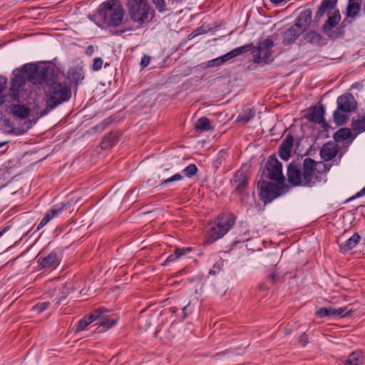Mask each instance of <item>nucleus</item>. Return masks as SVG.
Segmentation results:
<instances>
[{
	"label": "nucleus",
	"mask_w": 365,
	"mask_h": 365,
	"mask_svg": "<svg viewBox=\"0 0 365 365\" xmlns=\"http://www.w3.org/2000/svg\"><path fill=\"white\" fill-rule=\"evenodd\" d=\"M62 77L60 70L54 66L25 64L21 68L13 71L9 96L14 101L23 102L30 93L26 88L27 81L33 84H44L46 107L40 112V116L43 117L71 98V87L66 81H61Z\"/></svg>",
	"instance_id": "obj_1"
},
{
	"label": "nucleus",
	"mask_w": 365,
	"mask_h": 365,
	"mask_svg": "<svg viewBox=\"0 0 365 365\" xmlns=\"http://www.w3.org/2000/svg\"><path fill=\"white\" fill-rule=\"evenodd\" d=\"M338 0H322L318 7L313 20V23L318 24L325 14L327 19L322 27V31L329 36L330 31L336 27L341 20L339 10L336 8Z\"/></svg>",
	"instance_id": "obj_2"
},
{
	"label": "nucleus",
	"mask_w": 365,
	"mask_h": 365,
	"mask_svg": "<svg viewBox=\"0 0 365 365\" xmlns=\"http://www.w3.org/2000/svg\"><path fill=\"white\" fill-rule=\"evenodd\" d=\"M98 15L109 27H118L123 23L125 11L119 0H108L100 4Z\"/></svg>",
	"instance_id": "obj_3"
},
{
	"label": "nucleus",
	"mask_w": 365,
	"mask_h": 365,
	"mask_svg": "<svg viewBox=\"0 0 365 365\" xmlns=\"http://www.w3.org/2000/svg\"><path fill=\"white\" fill-rule=\"evenodd\" d=\"M326 171V165L316 162L310 158H307L302 163V186L313 187L322 180L320 170Z\"/></svg>",
	"instance_id": "obj_4"
},
{
	"label": "nucleus",
	"mask_w": 365,
	"mask_h": 365,
	"mask_svg": "<svg viewBox=\"0 0 365 365\" xmlns=\"http://www.w3.org/2000/svg\"><path fill=\"white\" fill-rule=\"evenodd\" d=\"M234 224L235 217L231 215H223L218 217L215 225L207 231L204 245H210L222 237Z\"/></svg>",
	"instance_id": "obj_5"
},
{
	"label": "nucleus",
	"mask_w": 365,
	"mask_h": 365,
	"mask_svg": "<svg viewBox=\"0 0 365 365\" xmlns=\"http://www.w3.org/2000/svg\"><path fill=\"white\" fill-rule=\"evenodd\" d=\"M337 108L334 111V121L338 125L346 123L348 116L346 113L354 111L356 108V102L351 93L340 96L336 100Z\"/></svg>",
	"instance_id": "obj_6"
},
{
	"label": "nucleus",
	"mask_w": 365,
	"mask_h": 365,
	"mask_svg": "<svg viewBox=\"0 0 365 365\" xmlns=\"http://www.w3.org/2000/svg\"><path fill=\"white\" fill-rule=\"evenodd\" d=\"M128 12L134 22L142 24L148 18L150 6L146 0H128Z\"/></svg>",
	"instance_id": "obj_7"
},
{
	"label": "nucleus",
	"mask_w": 365,
	"mask_h": 365,
	"mask_svg": "<svg viewBox=\"0 0 365 365\" xmlns=\"http://www.w3.org/2000/svg\"><path fill=\"white\" fill-rule=\"evenodd\" d=\"M251 46L252 44H247L242 46L235 48L220 57L208 61L205 63V66H203V68H206L221 66L227 61L249 51L251 49Z\"/></svg>",
	"instance_id": "obj_8"
},
{
	"label": "nucleus",
	"mask_w": 365,
	"mask_h": 365,
	"mask_svg": "<svg viewBox=\"0 0 365 365\" xmlns=\"http://www.w3.org/2000/svg\"><path fill=\"white\" fill-rule=\"evenodd\" d=\"M260 188V198L264 204L270 203L280 195L281 187L271 182L262 181L258 183Z\"/></svg>",
	"instance_id": "obj_9"
},
{
	"label": "nucleus",
	"mask_w": 365,
	"mask_h": 365,
	"mask_svg": "<svg viewBox=\"0 0 365 365\" xmlns=\"http://www.w3.org/2000/svg\"><path fill=\"white\" fill-rule=\"evenodd\" d=\"M231 182L234 187L233 193L236 195H243L248 186V178L243 168L235 173Z\"/></svg>",
	"instance_id": "obj_10"
},
{
	"label": "nucleus",
	"mask_w": 365,
	"mask_h": 365,
	"mask_svg": "<svg viewBox=\"0 0 365 365\" xmlns=\"http://www.w3.org/2000/svg\"><path fill=\"white\" fill-rule=\"evenodd\" d=\"M267 169L269 179L277 182L283 180L282 165L275 157H269L267 163Z\"/></svg>",
	"instance_id": "obj_11"
},
{
	"label": "nucleus",
	"mask_w": 365,
	"mask_h": 365,
	"mask_svg": "<svg viewBox=\"0 0 365 365\" xmlns=\"http://www.w3.org/2000/svg\"><path fill=\"white\" fill-rule=\"evenodd\" d=\"M95 325L102 326L106 329L113 327L116 323V319L110 316L108 310L96 309L93 313Z\"/></svg>",
	"instance_id": "obj_12"
},
{
	"label": "nucleus",
	"mask_w": 365,
	"mask_h": 365,
	"mask_svg": "<svg viewBox=\"0 0 365 365\" xmlns=\"http://www.w3.org/2000/svg\"><path fill=\"white\" fill-rule=\"evenodd\" d=\"M352 310H347L346 307L334 308L332 307H322L316 312L315 315L318 318H324L326 317L336 316L346 317L350 316Z\"/></svg>",
	"instance_id": "obj_13"
},
{
	"label": "nucleus",
	"mask_w": 365,
	"mask_h": 365,
	"mask_svg": "<svg viewBox=\"0 0 365 365\" xmlns=\"http://www.w3.org/2000/svg\"><path fill=\"white\" fill-rule=\"evenodd\" d=\"M324 113L325 109L323 106H314L308 111L305 117L309 121L321 124L324 128L326 125Z\"/></svg>",
	"instance_id": "obj_14"
},
{
	"label": "nucleus",
	"mask_w": 365,
	"mask_h": 365,
	"mask_svg": "<svg viewBox=\"0 0 365 365\" xmlns=\"http://www.w3.org/2000/svg\"><path fill=\"white\" fill-rule=\"evenodd\" d=\"M251 48H253L252 50V55L253 57V62L255 63H267L268 62L272 60V51L261 48L259 47H253L252 44Z\"/></svg>",
	"instance_id": "obj_15"
},
{
	"label": "nucleus",
	"mask_w": 365,
	"mask_h": 365,
	"mask_svg": "<svg viewBox=\"0 0 365 365\" xmlns=\"http://www.w3.org/2000/svg\"><path fill=\"white\" fill-rule=\"evenodd\" d=\"M293 143V136L288 134L279 147V155L282 160L287 161L289 159Z\"/></svg>",
	"instance_id": "obj_16"
},
{
	"label": "nucleus",
	"mask_w": 365,
	"mask_h": 365,
	"mask_svg": "<svg viewBox=\"0 0 365 365\" xmlns=\"http://www.w3.org/2000/svg\"><path fill=\"white\" fill-rule=\"evenodd\" d=\"M287 178L290 184L294 186L302 185V169L300 170L294 163L287 168Z\"/></svg>",
	"instance_id": "obj_17"
},
{
	"label": "nucleus",
	"mask_w": 365,
	"mask_h": 365,
	"mask_svg": "<svg viewBox=\"0 0 365 365\" xmlns=\"http://www.w3.org/2000/svg\"><path fill=\"white\" fill-rule=\"evenodd\" d=\"M312 18V11L311 9H305L300 12L294 24L304 32L313 22Z\"/></svg>",
	"instance_id": "obj_18"
},
{
	"label": "nucleus",
	"mask_w": 365,
	"mask_h": 365,
	"mask_svg": "<svg viewBox=\"0 0 365 365\" xmlns=\"http://www.w3.org/2000/svg\"><path fill=\"white\" fill-rule=\"evenodd\" d=\"M338 150V145L334 142L329 141L321 148L320 156L324 160L329 161L336 155Z\"/></svg>",
	"instance_id": "obj_19"
},
{
	"label": "nucleus",
	"mask_w": 365,
	"mask_h": 365,
	"mask_svg": "<svg viewBox=\"0 0 365 365\" xmlns=\"http://www.w3.org/2000/svg\"><path fill=\"white\" fill-rule=\"evenodd\" d=\"M37 263L41 269L55 267L59 264L57 255L52 252L46 256H40L37 258Z\"/></svg>",
	"instance_id": "obj_20"
},
{
	"label": "nucleus",
	"mask_w": 365,
	"mask_h": 365,
	"mask_svg": "<svg viewBox=\"0 0 365 365\" xmlns=\"http://www.w3.org/2000/svg\"><path fill=\"white\" fill-rule=\"evenodd\" d=\"M65 205L63 204L56 205L53 207L51 210H48L43 219L41 220L38 227L36 228V231L41 230L43 227L51 219H53L55 216L60 214L63 210Z\"/></svg>",
	"instance_id": "obj_21"
},
{
	"label": "nucleus",
	"mask_w": 365,
	"mask_h": 365,
	"mask_svg": "<svg viewBox=\"0 0 365 365\" xmlns=\"http://www.w3.org/2000/svg\"><path fill=\"white\" fill-rule=\"evenodd\" d=\"M304 31L294 24L290 28L287 29L283 34V43L289 45L292 43Z\"/></svg>",
	"instance_id": "obj_22"
},
{
	"label": "nucleus",
	"mask_w": 365,
	"mask_h": 365,
	"mask_svg": "<svg viewBox=\"0 0 365 365\" xmlns=\"http://www.w3.org/2000/svg\"><path fill=\"white\" fill-rule=\"evenodd\" d=\"M9 112L16 118L25 119L30 114V108L24 104H13L9 107Z\"/></svg>",
	"instance_id": "obj_23"
},
{
	"label": "nucleus",
	"mask_w": 365,
	"mask_h": 365,
	"mask_svg": "<svg viewBox=\"0 0 365 365\" xmlns=\"http://www.w3.org/2000/svg\"><path fill=\"white\" fill-rule=\"evenodd\" d=\"M361 240L360 235L355 232L351 237L346 240L344 242L339 244V251L341 253H346L354 247L359 244Z\"/></svg>",
	"instance_id": "obj_24"
},
{
	"label": "nucleus",
	"mask_w": 365,
	"mask_h": 365,
	"mask_svg": "<svg viewBox=\"0 0 365 365\" xmlns=\"http://www.w3.org/2000/svg\"><path fill=\"white\" fill-rule=\"evenodd\" d=\"M363 362L362 353L360 351H353L347 358L341 361L343 365H361Z\"/></svg>",
	"instance_id": "obj_25"
},
{
	"label": "nucleus",
	"mask_w": 365,
	"mask_h": 365,
	"mask_svg": "<svg viewBox=\"0 0 365 365\" xmlns=\"http://www.w3.org/2000/svg\"><path fill=\"white\" fill-rule=\"evenodd\" d=\"M83 78L84 75L81 68H71L68 72V79L72 83L78 85Z\"/></svg>",
	"instance_id": "obj_26"
},
{
	"label": "nucleus",
	"mask_w": 365,
	"mask_h": 365,
	"mask_svg": "<svg viewBox=\"0 0 365 365\" xmlns=\"http://www.w3.org/2000/svg\"><path fill=\"white\" fill-rule=\"evenodd\" d=\"M256 114V110L254 108H248L243 111V113L238 115L237 118V122H242L247 123L254 118Z\"/></svg>",
	"instance_id": "obj_27"
},
{
	"label": "nucleus",
	"mask_w": 365,
	"mask_h": 365,
	"mask_svg": "<svg viewBox=\"0 0 365 365\" xmlns=\"http://www.w3.org/2000/svg\"><path fill=\"white\" fill-rule=\"evenodd\" d=\"M351 133L349 128H340L334 133L333 138L336 142H342L351 137Z\"/></svg>",
	"instance_id": "obj_28"
},
{
	"label": "nucleus",
	"mask_w": 365,
	"mask_h": 365,
	"mask_svg": "<svg viewBox=\"0 0 365 365\" xmlns=\"http://www.w3.org/2000/svg\"><path fill=\"white\" fill-rule=\"evenodd\" d=\"M94 322L93 314L88 316H85L77 323L75 329L76 332L83 331L90 324Z\"/></svg>",
	"instance_id": "obj_29"
},
{
	"label": "nucleus",
	"mask_w": 365,
	"mask_h": 365,
	"mask_svg": "<svg viewBox=\"0 0 365 365\" xmlns=\"http://www.w3.org/2000/svg\"><path fill=\"white\" fill-rule=\"evenodd\" d=\"M360 4L356 1H349L346 7V16L350 18H355L360 10Z\"/></svg>",
	"instance_id": "obj_30"
},
{
	"label": "nucleus",
	"mask_w": 365,
	"mask_h": 365,
	"mask_svg": "<svg viewBox=\"0 0 365 365\" xmlns=\"http://www.w3.org/2000/svg\"><path fill=\"white\" fill-rule=\"evenodd\" d=\"M195 128L197 130L208 131L212 129L210 120L206 117L200 118L195 124Z\"/></svg>",
	"instance_id": "obj_31"
},
{
	"label": "nucleus",
	"mask_w": 365,
	"mask_h": 365,
	"mask_svg": "<svg viewBox=\"0 0 365 365\" xmlns=\"http://www.w3.org/2000/svg\"><path fill=\"white\" fill-rule=\"evenodd\" d=\"M190 251V248H178L173 254H170L166 259L165 263L171 262Z\"/></svg>",
	"instance_id": "obj_32"
},
{
	"label": "nucleus",
	"mask_w": 365,
	"mask_h": 365,
	"mask_svg": "<svg viewBox=\"0 0 365 365\" xmlns=\"http://www.w3.org/2000/svg\"><path fill=\"white\" fill-rule=\"evenodd\" d=\"M351 128L354 131H356L359 133L365 131V116L361 118L353 120L351 123Z\"/></svg>",
	"instance_id": "obj_33"
},
{
	"label": "nucleus",
	"mask_w": 365,
	"mask_h": 365,
	"mask_svg": "<svg viewBox=\"0 0 365 365\" xmlns=\"http://www.w3.org/2000/svg\"><path fill=\"white\" fill-rule=\"evenodd\" d=\"M116 141V134L110 133L104 137L102 142V148L106 149L109 147H112L115 144Z\"/></svg>",
	"instance_id": "obj_34"
},
{
	"label": "nucleus",
	"mask_w": 365,
	"mask_h": 365,
	"mask_svg": "<svg viewBox=\"0 0 365 365\" xmlns=\"http://www.w3.org/2000/svg\"><path fill=\"white\" fill-rule=\"evenodd\" d=\"M183 179V177L180 173H176L170 177H168L167 178H163L161 180V182L160 183L159 186L160 187H165L171 185L173 182L180 181Z\"/></svg>",
	"instance_id": "obj_35"
},
{
	"label": "nucleus",
	"mask_w": 365,
	"mask_h": 365,
	"mask_svg": "<svg viewBox=\"0 0 365 365\" xmlns=\"http://www.w3.org/2000/svg\"><path fill=\"white\" fill-rule=\"evenodd\" d=\"M306 39L310 43L313 44H320L322 40V36L317 31H311L308 32L306 35Z\"/></svg>",
	"instance_id": "obj_36"
},
{
	"label": "nucleus",
	"mask_w": 365,
	"mask_h": 365,
	"mask_svg": "<svg viewBox=\"0 0 365 365\" xmlns=\"http://www.w3.org/2000/svg\"><path fill=\"white\" fill-rule=\"evenodd\" d=\"M50 303L48 302H38L33 307L32 310L37 314H41L47 309Z\"/></svg>",
	"instance_id": "obj_37"
},
{
	"label": "nucleus",
	"mask_w": 365,
	"mask_h": 365,
	"mask_svg": "<svg viewBox=\"0 0 365 365\" xmlns=\"http://www.w3.org/2000/svg\"><path fill=\"white\" fill-rule=\"evenodd\" d=\"M182 172L187 177L192 178L197 173V168L195 164H190L182 170Z\"/></svg>",
	"instance_id": "obj_38"
},
{
	"label": "nucleus",
	"mask_w": 365,
	"mask_h": 365,
	"mask_svg": "<svg viewBox=\"0 0 365 365\" xmlns=\"http://www.w3.org/2000/svg\"><path fill=\"white\" fill-rule=\"evenodd\" d=\"M7 79L3 76H0V105L5 101V96L2 95L3 91L6 88Z\"/></svg>",
	"instance_id": "obj_39"
},
{
	"label": "nucleus",
	"mask_w": 365,
	"mask_h": 365,
	"mask_svg": "<svg viewBox=\"0 0 365 365\" xmlns=\"http://www.w3.org/2000/svg\"><path fill=\"white\" fill-rule=\"evenodd\" d=\"M274 41H272V39L267 38L264 39L263 41H262L257 47L272 51Z\"/></svg>",
	"instance_id": "obj_40"
},
{
	"label": "nucleus",
	"mask_w": 365,
	"mask_h": 365,
	"mask_svg": "<svg viewBox=\"0 0 365 365\" xmlns=\"http://www.w3.org/2000/svg\"><path fill=\"white\" fill-rule=\"evenodd\" d=\"M103 61L101 57H96L93 61L92 70L94 71H99L103 66Z\"/></svg>",
	"instance_id": "obj_41"
},
{
	"label": "nucleus",
	"mask_w": 365,
	"mask_h": 365,
	"mask_svg": "<svg viewBox=\"0 0 365 365\" xmlns=\"http://www.w3.org/2000/svg\"><path fill=\"white\" fill-rule=\"evenodd\" d=\"M156 9L159 12H163L165 10V2L164 0H151Z\"/></svg>",
	"instance_id": "obj_42"
},
{
	"label": "nucleus",
	"mask_w": 365,
	"mask_h": 365,
	"mask_svg": "<svg viewBox=\"0 0 365 365\" xmlns=\"http://www.w3.org/2000/svg\"><path fill=\"white\" fill-rule=\"evenodd\" d=\"M70 287L65 285L61 289V296L57 299L56 304H60L68 296Z\"/></svg>",
	"instance_id": "obj_43"
},
{
	"label": "nucleus",
	"mask_w": 365,
	"mask_h": 365,
	"mask_svg": "<svg viewBox=\"0 0 365 365\" xmlns=\"http://www.w3.org/2000/svg\"><path fill=\"white\" fill-rule=\"evenodd\" d=\"M192 311H193V309L190 306V302H189L182 309L184 318H186L190 314H191L192 312Z\"/></svg>",
	"instance_id": "obj_44"
},
{
	"label": "nucleus",
	"mask_w": 365,
	"mask_h": 365,
	"mask_svg": "<svg viewBox=\"0 0 365 365\" xmlns=\"http://www.w3.org/2000/svg\"><path fill=\"white\" fill-rule=\"evenodd\" d=\"M150 58L148 56L144 55L140 61V66L142 68L146 67L150 63Z\"/></svg>",
	"instance_id": "obj_45"
},
{
	"label": "nucleus",
	"mask_w": 365,
	"mask_h": 365,
	"mask_svg": "<svg viewBox=\"0 0 365 365\" xmlns=\"http://www.w3.org/2000/svg\"><path fill=\"white\" fill-rule=\"evenodd\" d=\"M299 343L302 346H305L307 344L308 339L305 334H302L299 336Z\"/></svg>",
	"instance_id": "obj_46"
},
{
	"label": "nucleus",
	"mask_w": 365,
	"mask_h": 365,
	"mask_svg": "<svg viewBox=\"0 0 365 365\" xmlns=\"http://www.w3.org/2000/svg\"><path fill=\"white\" fill-rule=\"evenodd\" d=\"M365 195V186L358 192L355 194L350 200L361 197Z\"/></svg>",
	"instance_id": "obj_47"
},
{
	"label": "nucleus",
	"mask_w": 365,
	"mask_h": 365,
	"mask_svg": "<svg viewBox=\"0 0 365 365\" xmlns=\"http://www.w3.org/2000/svg\"><path fill=\"white\" fill-rule=\"evenodd\" d=\"M93 46H88L87 49H86V53L88 55H92L93 52Z\"/></svg>",
	"instance_id": "obj_48"
},
{
	"label": "nucleus",
	"mask_w": 365,
	"mask_h": 365,
	"mask_svg": "<svg viewBox=\"0 0 365 365\" xmlns=\"http://www.w3.org/2000/svg\"><path fill=\"white\" fill-rule=\"evenodd\" d=\"M269 277L270 279H272V280L273 282H274L276 280V279L277 278V274L275 272H272L269 274Z\"/></svg>",
	"instance_id": "obj_49"
},
{
	"label": "nucleus",
	"mask_w": 365,
	"mask_h": 365,
	"mask_svg": "<svg viewBox=\"0 0 365 365\" xmlns=\"http://www.w3.org/2000/svg\"><path fill=\"white\" fill-rule=\"evenodd\" d=\"M9 226L6 227L3 230L0 231V237L9 230Z\"/></svg>",
	"instance_id": "obj_50"
},
{
	"label": "nucleus",
	"mask_w": 365,
	"mask_h": 365,
	"mask_svg": "<svg viewBox=\"0 0 365 365\" xmlns=\"http://www.w3.org/2000/svg\"><path fill=\"white\" fill-rule=\"evenodd\" d=\"M7 143L6 142H3V143H1L0 142V148L3 147L4 145H5Z\"/></svg>",
	"instance_id": "obj_51"
},
{
	"label": "nucleus",
	"mask_w": 365,
	"mask_h": 365,
	"mask_svg": "<svg viewBox=\"0 0 365 365\" xmlns=\"http://www.w3.org/2000/svg\"><path fill=\"white\" fill-rule=\"evenodd\" d=\"M168 170H169L168 169H165L164 172H166V171H168Z\"/></svg>",
	"instance_id": "obj_52"
},
{
	"label": "nucleus",
	"mask_w": 365,
	"mask_h": 365,
	"mask_svg": "<svg viewBox=\"0 0 365 365\" xmlns=\"http://www.w3.org/2000/svg\"><path fill=\"white\" fill-rule=\"evenodd\" d=\"M356 0H349V1H355Z\"/></svg>",
	"instance_id": "obj_53"
}]
</instances>
